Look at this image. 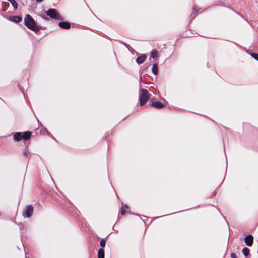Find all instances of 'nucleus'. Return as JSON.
Returning <instances> with one entry per match:
<instances>
[{"instance_id": "obj_1", "label": "nucleus", "mask_w": 258, "mask_h": 258, "mask_svg": "<svg viewBox=\"0 0 258 258\" xmlns=\"http://www.w3.org/2000/svg\"><path fill=\"white\" fill-rule=\"evenodd\" d=\"M25 25L30 29L37 31L40 29V27L37 26L34 20L29 14H27L24 18Z\"/></svg>"}, {"instance_id": "obj_2", "label": "nucleus", "mask_w": 258, "mask_h": 258, "mask_svg": "<svg viewBox=\"0 0 258 258\" xmlns=\"http://www.w3.org/2000/svg\"><path fill=\"white\" fill-rule=\"evenodd\" d=\"M150 98V94L147 90L141 89L140 91V104L144 105Z\"/></svg>"}, {"instance_id": "obj_3", "label": "nucleus", "mask_w": 258, "mask_h": 258, "mask_svg": "<svg viewBox=\"0 0 258 258\" xmlns=\"http://www.w3.org/2000/svg\"><path fill=\"white\" fill-rule=\"evenodd\" d=\"M45 13L50 17L56 20H61L62 18L58 12L54 9H50L45 12Z\"/></svg>"}, {"instance_id": "obj_4", "label": "nucleus", "mask_w": 258, "mask_h": 258, "mask_svg": "<svg viewBox=\"0 0 258 258\" xmlns=\"http://www.w3.org/2000/svg\"><path fill=\"white\" fill-rule=\"evenodd\" d=\"M253 238L251 235H247L245 237V242L248 246H252L253 244Z\"/></svg>"}, {"instance_id": "obj_5", "label": "nucleus", "mask_w": 258, "mask_h": 258, "mask_svg": "<svg viewBox=\"0 0 258 258\" xmlns=\"http://www.w3.org/2000/svg\"><path fill=\"white\" fill-rule=\"evenodd\" d=\"M33 212V208L31 205H28L26 207V210L25 211L26 215L28 217H30L32 215Z\"/></svg>"}, {"instance_id": "obj_6", "label": "nucleus", "mask_w": 258, "mask_h": 258, "mask_svg": "<svg viewBox=\"0 0 258 258\" xmlns=\"http://www.w3.org/2000/svg\"><path fill=\"white\" fill-rule=\"evenodd\" d=\"M9 19L14 22H20L22 20V18L19 16H10Z\"/></svg>"}, {"instance_id": "obj_7", "label": "nucleus", "mask_w": 258, "mask_h": 258, "mask_svg": "<svg viewBox=\"0 0 258 258\" xmlns=\"http://www.w3.org/2000/svg\"><path fill=\"white\" fill-rule=\"evenodd\" d=\"M152 106L157 109H161L164 107V105L159 101L152 102Z\"/></svg>"}, {"instance_id": "obj_8", "label": "nucleus", "mask_w": 258, "mask_h": 258, "mask_svg": "<svg viewBox=\"0 0 258 258\" xmlns=\"http://www.w3.org/2000/svg\"><path fill=\"white\" fill-rule=\"evenodd\" d=\"M58 25L60 27L63 29H69L70 28V24L69 22H59Z\"/></svg>"}, {"instance_id": "obj_9", "label": "nucleus", "mask_w": 258, "mask_h": 258, "mask_svg": "<svg viewBox=\"0 0 258 258\" xmlns=\"http://www.w3.org/2000/svg\"><path fill=\"white\" fill-rule=\"evenodd\" d=\"M146 59V55L145 54L142 55L141 56L138 57L136 59V62L138 64L143 63Z\"/></svg>"}, {"instance_id": "obj_10", "label": "nucleus", "mask_w": 258, "mask_h": 258, "mask_svg": "<svg viewBox=\"0 0 258 258\" xmlns=\"http://www.w3.org/2000/svg\"><path fill=\"white\" fill-rule=\"evenodd\" d=\"M22 139V133L17 132L14 135V139L16 141H19Z\"/></svg>"}, {"instance_id": "obj_11", "label": "nucleus", "mask_w": 258, "mask_h": 258, "mask_svg": "<svg viewBox=\"0 0 258 258\" xmlns=\"http://www.w3.org/2000/svg\"><path fill=\"white\" fill-rule=\"evenodd\" d=\"M31 136L30 131H26L22 133V139L24 140H28Z\"/></svg>"}, {"instance_id": "obj_12", "label": "nucleus", "mask_w": 258, "mask_h": 258, "mask_svg": "<svg viewBox=\"0 0 258 258\" xmlns=\"http://www.w3.org/2000/svg\"><path fill=\"white\" fill-rule=\"evenodd\" d=\"M98 258H104V251L103 249H100L98 250Z\"/></svg>"}, {"instance_id": "obj_13", "label": "nucleus", "mask_w": 258, "mask_h": 258, "mask_svg": "<svg viewBox=\"0 0 258 258\" xmlns=\"http://www.w3.org/2000/svg\"><path fill=\"white\" fill-rule=\"evenodd\" d=\"M158 55V52L157 50H154L152 51L151 54V57L153 58H157Z\"/></svg>"}, {"instance_id": "obj_14", "label": "nucleus", "mask_w": 258, "mask_h": 258, "mask_svg": "<svg viewBox=\"0 0 258 258\" xmlns=\"http://www.w3.org/2000/svg\"><path fill=\"white\" fill-rule=\"evenodd\" d=\"M152 71L155 75L158 73V66L156 64H154L152 67Z\"/></svg>"}, {"instance_id": "obj_15", "label": "nucleus", "mask_w": 258, "mask_h": 258, "mask_svg": "<svg viewBox=\"0 0 258 258\" xmlns=\"http://www.w3.org/2000/svg\"><path fill=\"white\" fill-rule=\"evenodd\" d=\"M242 252L244 256H247L249 255V249L246 247H245L242 250Z\"/></svg>"}, {"instance_id": "obj_16", "label": "nucleus", "mask_w": 258, "mask_h": 258, "mask_svg": "<svg viewBox=\"0 0 258 258\" xmlns=\"http://www.w3.org/2000/svg\"><path fill=\"white\" fill-rule=\"evenodd\" d=\"M8 1L11 2V3L13 5V6L15 9H17V7H18L17 4L15 0H8Z\"/></svg>"}, {"instance_id": "obj_17", "label": "nucleus", "mask_w": 258, "mask_h": 258, "mask_svg": "<svg viewBox=\"0 0 258 258\" xmlns=\"http://www.w3.org/2000/svg\"><path fill=\"white\" fill-rule=\"evenodd\" d=\"M106 244V241L104 239H102L100 241V245L101 247H104Z\"/></svg>"}, {"instance_id": "obj_18", "label": "nucleus", "mask_w": 258, "mask_h": 258, "mask_svg": "<svg viewBox=\"0 0 258 258\" xmlns=\"http://www.w3.org/2000/svg\"><path fill=\"white\" fill-rule=\"evenodd\" d=\"M252 56L256 60H258V54L256 53H252L251 54Z\"/></svg>"}, {"instance_id": "obj_19", "label": "nucleus", "mask_w": 258, "mask_h": 258, "mask_svg": "<svg viewBox=\"0 0 258 258\" xmlns=\"http://www.w3.org/2000/svg\"><path fill=\"white\" fill-rule=\"evenodd\" d=\"M125 212H126V211H125L124 208V207H122L121 209V214L123 215V214H124L125 213Z\"/></svg>"}, {"instance_id": "obj_20", "label": "nucleus", "mask_w": 258, "mask_h": 258, "mask_svg": "<svg viewBox=\"0 0 258 258\" xmlns=\"http://www.w3.org/2000/svg\"><path fill=\"white\" fill-rule=\"evenodd\" d=\"M231 258H237L236 255L235 253H232L231 254Z\"/></svg>"}, {"instance_id": "obj_21", "label": "nucleus", "mask_w": 258, "mask_h": 258, "mask_svg": "<svg viewBox=\"0 0 258 258\" xmlns=\"http://www.w3.org/2000/svg\"><path fill=\"white\" fill-rule=\"evenodd\" d=\"M24 155L25 156H26V157H27V156H28V152H27V151H25V152H24Z\"/></svg>"}, {"instance_id": "obj_22", "label": "nucleus", "mask_w": 258, "mask_h": 258, "mask_svg": "<svg viewBox=\"0 0 258 258\" xmlns=\"http://www.w3.org/2000/svg\"><path fill=\"white\" fill-rule=\"evenodd\" d=\"M36 1H37V2H41V1H42L43 0H36Z\"/></svg>"}]
</instances>
